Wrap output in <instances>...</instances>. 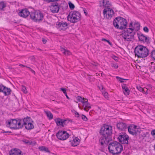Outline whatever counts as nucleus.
I'll return each instance as SVG.
<instances>
[{
	"instance_id": "obj_18",
	"label": "nucleus",
	"mask_w": 155,
	"mask_h": 155,
	"mask_svg": "<svg viewBox=\"0 0 155 155\" xmlns=\"http://www.w3.org/2000/svg\"><path fill=\"white\" fill-rule=\"evenodd\" d=\"M9 155H23L22 151L19 149L14 148L9 151Z\"/></svg>"
},
{
	"instance_id": "obj_47",
	"label": "nucleus",
	"mask_w": 155,
	"mask_h": 155,
	"mask_svg": "<svg viewBox=\"0 0 155 155\" xmlns=\"http://www.w3.org/2000/svg\"><path fill=\"white\" fill-rule=\"evenodd\" d=\"M44 151H45L47 152H50V151L49 150L48 148L47 147H46L45 146H44Z\"/></svg>"
},
{
	"instance_id": "obj_30",
	"label": "nucleus",
	"mask_w": 155,
	"mask_h": 155,
	"mask_svg": "<svg viewBox=\"0 0 155 155\" xmlns=\"http://www.w3.org/2000/svg\"><path fill=\"white\" fill-rule=\"evenodd\" d=\"M45 113L47 117L49 119L51 120L53 118V115L50 111H45Z\"/></svg>"
},
{
	"instance_id": "obj_33",
	"label": "nucleus",
	"mask_w": 155,
	"mask_h": 155,
	"mask_svg": "<svg viewBox=\"0 0 155 155\" xmlns=\"http://www.w3.org/2000/svg\"><path fill=\"white\" fill-rule=\"evenodd\" d=\"M60 5L61 6L62 8L64 9H66L68 7L67 3L65 2H63Z\"/></svg>"
},
{
	"instance_id": "obj_49",
	"label": "nucleus",
	"mask_w": 155,
	"mask_h": 155,
	"mask_svg": "<svg viewBox=\"0 0 155 155\" xmlns=\"http://www.w3.org/2000/svg\"><path fill=\"white\" fill-rule=\"evenodd\" d=\"M42 41L44 44H45L47 41L44 38H42Z\"/></svg>"
},
{
	"instance_id": "obj_48",
	"label": "nucleus",
	"mask_w": 155,
	"mask_h": 155,
	"mask_svg": "<svg viewBox=\"0 0 155 155\" xmlns=\"http://www.w3.org/2000/svg\"><path fill=\"white\" fill-rule=\"evenodd\" d=\"M143 30L144 31L146 32H148L149 29L147 27H145L143 28Z\"/></svg>"
},
{
	"instance_id": "obj_16",
	"label": "nucleus",
	"mask_w": 155,
	"mask_h": 155,
	"mask_svg": "<svg viewBox=\"0 0 155 155\" xmlns=\"http://www.w3.org/2000/svg\"><path fill=\"white\" fill-rule=\"evenodd\" d=\"M18 15L21 17L26 18L31 13L27 8L21 9L18 13Z\"/></svg>"
},
{
	"instance_id": "obj_31",
	"label": "nucleus",
	"mask_w": 155,
	"mask_h": 155,
	"mask_svg": "<svg viewBox=\"0 0 155 155\" xmlns=\"http://www.w3.org/2000/svg\"><path fill=\"white\" fill-rule=\"evenodd\" d=\"M25 127L27 130H31L34 128V126L32 122H31L28 124V125H25Z\"/></svg>"
},
{
	"instance_id": "obj_39",
	"label": "nucleus",
	"mask_w": 155,
	"mask_h": 155,
	"mask_svg": "<svg viewBox=\"0 0 155 155\" xmlns=\"http://www.w3.org/2000/svg\"><path fill=\"white\" fill-rule=\"evenodd\" d=\"M116 78L118 81L121 83L124 82V80H125V79L120 78L118 76H117Z\"/></svg>"
},
{
	"instance_id": "obj_8",
	"label": "nucleus",
	"mask_w": 155,
	"mask_h": 155,
	"mask_svg": "<svg viewBox=\"0 0 155 155\" xmlns=\"http://www.w3.org/2000/svg\"><path fill=\"white\" fill-rule=\"evenodd\" d=\"M104 16L105 18L107 19H110L114 15V11L110 7H107L104 10Z\"/></svg>"
},
{
	"instance_id": "obj_38",
	"label": "nucleus",
	"mask_w": 155,
	"mask_h": 155,
	"mask_svg": "<svg viewBox=\"0 0 155 155\" xmlns=\"http://www.w3.org/2000/svg\"><path fill=\"white\" fill-rule=\"evenodd\" d=\"M21 91L25 94L27 93L26 87L25 86H22L21 87Z\"/></svg>"
},
{
	"instance_id": "obj_32",
	"label": "nucleus",
	"mask_w": 155,
	"mask_h": 155,
	"mask_svg": "<svg viewBox=\"0 0 155 155\" xmlns=\"http://www.w3.org/2000/svg\"><path fill=\"white\" fill-rule=\"evenodd\" d=\"M86 98H84L83 97H82L80 96H78L77 97H76L77 100L79 102H81L82 103L85 100V99Z\"/></svg>"
},
{
	"instance_id": "obj_22",
	"label": "nucleus",
	"mask_w": 155,
	"mask_h": 155,
	"mask_svg": "<svg viewBox=\"0 0 155 155\" xmlns=\"http://www.w3.org/2000/svg\"><path fill=\"white\" fill-rule=\"evenodd\" d=\"M138 37L140 41H142L143 42H149V39L146 36H144L143 34L140 35Z\"/></svg>"
},
{
	"instance_id": "obj_40",
	"label": "nucleus",
	"mask_w": 155,
	"mask_h": 155,
	"mask_svg": "<svg viewBox=\"0 0 155 155\" xmlns=\"http://www.w3.org/2000/svg\"><path fill=\"white\" fill-rule=\"evenodd\" d=\"M81 117L82 119L84 121H86L88 120V119H87V117L85 116L84 115H81Z\"/></svg>"
},
{
	"instance_id": "obj_10",
	"label": "nucleus",
	"mask_w": 155,
	"mask_h": 155,
	"mask_svg": "<svg viewBox=\"0 0 155 155\" xmlns=\"http://www.w3.org/2000/svg\"><path fill=\"white\" fill-rule=\"evenodd\" d=\"M69 135L66 131H59L56 134L57 137L61 140H65L69 137Z\"/></svg>"
},
{
	"instance_id": "obj_37",
	"label": "nucleus",
	"mask_w": 155,
	"mask_h": 155,
	"mask_svg": "<svg viewBox=\"0 0 155 155\" xmlns=\"http://www.w3.org/2000/svg\"><path fill=\"white\" fill-rule=\"evenodd\" d=\"M150 56L151 58L155 60V50H153L151 52Z\"/></svg>"
},
{
	"instance_id": "obj_28",
	"label": "nucleus",
	"mask_w": 155,
	"mask_h": 155,
	"mask_svg": "<svg viewBox=\"0 0 155 155\" xmlns=\"http://www.w3.org/2000/svg\"><path fill=\"white\" fill-rule=\"evenodd\" d=\"M61 51L65 55H69L71 54V52L65 49L61 48Z\"/></svg>"
},
{
	"instance_id": "obj_52",
	"label": "nucleus",
	"mask_w": 155,
	"mask_h": 155,
	"mask_svg": "<svg viewBox=\"0 0 155 155\" xmlns=\"http://www.w3.org/2000/svg\"><path fill=\"white\" fill-rule=\"evenodd\" d=\"M3 133H11V132H9V131H5L4 130H3Z\"/></svg>"
},
{
	"instance_id": "obj_9",
	"label": "nucleus",
	"mask_w": 155,
	"mask_h": 155,
	"mask_svg": "<svg viewBox=\"0 0 155 155\" xmlns=\"http://www.w3.org/2000/svg\"><path fill=\"white\" fill-rule=\"evenodd\" d=\"M128 130L130 134L133 135H136L140 130V129L138 126H137L134 124H131L127 127Z\"/></svg>"
},
{
	"instance_id": "obj_45",
	"label": "nucleus",
	"mask_w": 155,
	"mask_h": 155,
	"mask_svg": "<svg viewBox=\"0 0 155 155\" xmlns=\"http://www.w3.org/2000/svg\"><path fill=\"white\" fill-rule=\"evenodd\" d=\"M44 146H41L39 147L38 149L41 151H44Z\"/></svg>"
},
{
	"instance_id": "obj_24",
	"label": "nucleus",
	"mask_w": 155,
	"mask_h": 155,
	"mask_svg": "<svg viewBox=\"0 0 155 155\" xmlns=\"http://www.w3.org/2000/svg\"><path fill=\"white\" fill-rule=\"evenodd\" d=\"M123 91L124 94L126 95H128L130 93V90L125 84L122 85Z\"/></svg>"
},
{
	"instance_id": "obj_41",
	"label": "nucleus",
	"mask_w": 155,
	"mask_h": 155,
	"mask_svg": "<svg viewBox=\"0 0 155 155\" xmlns=\"http://www.w3.org/2000/svg\"><path fill=\"white\" fill-rule=\"evenodd\" d=\"M102 41H104L107 42L110 45H112V43L110 42L109 41L107 40L105 38H102L101 39Z\"/></svg>"
},
{
	"instance_id": "obj_25",
	"label": "nucleus",
	"mask_w": 155,
	"mask_h": 155,
	"mask_svg": "<svg viewBox=\"0 0 155 155\" xmlns=\"http://www.w3.org/2000/svg\"><path fill=\"white\" fill-rule=\"evenodd\" d=\"M23 121V125H25H25H28V124L32 122V121L30 117H28L25 118L23 120H22Z\"/></svg>"
},
{
	"instance_id": "obj_5",
	"label": "nucleus",
	"mask_w": 155,
	"mask_h": 155,
	"mask_svg": "<svg viewBox=\"0 0 155 155\" xmlns=\"http://www.w3.org/2000/svg\"><path fill=\"white\" fill-rule=\"evenodd\" d=\"M81 15L77 11H73L70 12L67 17L68 20L70 22L75 23L80 20Z\"/></svg>"
},
{
	"instance_id": "obj_34",
	"label": "nucleus",
	"mask_w": 155,
	"mask_h": 155,
	"mask_svg": "<svg viewBox=\"0 0 155 155\" xmlns=\"http://www.w3.org/2000/svg\"><path fill=\"white\" fill-rule=\"evenodd\" d=\"M68 5L70 9L71 10H73L75 8L74 5L71 2H68Z\"/></svg>"
},
{
	"instance_id": "obj_13",
	"label": "nucleus",
	"mask_w": 155,
	"mask_h": 155,
	"mask_svg": "<svg viewBox=\"0 0 155 155\" xmlns=\"http://www.w3.org/2000/svg\"><path fill=\"white\" fill-rule=\"evenodd\" d=\"M118 143L117 142H114L109 144L108 146V149L110 152L113 154H115L116 148L117 146Z\"/></svg>"
},
{
	"instance_id": "obj_42",
	"label": "nucleus",
	"mask_w": 155,
	"mask_h": 155,
	"mask_svg": "<svg viewBox=\"0 0 155 155\" xmlns=\"http://www.w3.org/2000/svg\"><path fill=\"white\" fill-rule=\"evenodd\" d=\"M111 66L112 67L114 68L115 69H117L118 67V65L116 64L112 63Z\"/></svg>"
},
{
	"instance_id": "obj_50",
	"label": "nucleus",
	"mask_w": 155,
	"mask_h": 155,
	"mask_svg": "<svg viewBox=\"0 0 155 155\" xmlns=\"http://www.w3.org/2000/svg\"><path fill=\"white\" fill-rule=\"evenodd\" d=\"M27 68H28L30 70V71H31V72L34 73V74H35V71H34L32 69H31V68H30V67H26Z\"/></svg>"
},
{
	"instance_id": "obj_29",
	"label": "nucleus",
	"mask_w": 155,
	"mask_h": 155,
	"mask_svg": "<svg viewBox=\"0 0 155 155\" xmlns=\"http://www.w3.org/2000/svg\"><path fill=\"white\" fill-rule=\"evenodd\" d=\"M102 3L103 6L105 7L106 8H107V7H110L108 0H103Z\"/></svg>"
},
{
	"instance_id": "obj_17",
	"label": "nucleus",
	"mask_w": 155,
	"mask_h": 155,
	"mask_svg": "<svg viewBox=\"0 0 155 155\" xmlns=\"http://www.w3.org/2000/svg\"><path fill=\"white\" fill-rule=\"evenodd\" d=\"M3 92L4 95L7 96L10 94L11 90L3 85H0V92Z\"/></svg>"
},
{
	"instance_id": "obj_54",
	"label": "nucleus",
	"mask_w": 155,
	"mask_h": 155,
	"mask_svg": "<svg viewBox=\"0 0 155 155\" xmlns=\"http://www.w3.org/2000/svg\"><path fill=\"white\" fill-rule=\"evenodd\" d=\"M20 66H23V67H24V66H25L24 65H22V64H20Z\"/></svg>"
},
{
	"instance_id": "obj_53",
	"label": "nucleus",
	"mask_w": 155,
	"mask_h": 155,
	"mask_svg": "<svg viewBox=\"0 0 155 155\" xmlns=\"http://www.w3.org/2000/svg\"><path fill=\"white\" fill-rule=\"evenodd\" d=\"M65 95L66 96V97L67 98V99H69V97L67 95V93L66 94H65Z\"/></svg>"
},
{
	"instance_id": "obj_51",
	"label": "nucleus",
	"mask_w": 155,
	"mask_h": 155,
	"mask_svg": "<svg viewBox=\"0 0 155 155\" xmlns=\"http://www.w3.org/2000/svg\"><path fill=\"white\" fill-rule=\"evenodd\" d=\"M75 114L77 115V117H79V113L77 112H76L75 113Z\"/></svg>"
},
{
	"instance_id": "obj_44",
	"label": "nucleus",
	"mask_w": 155,
	"mask_h": 155,
	"mask_svg": "<svg viewBox=\"0 0 155 155\" xmlns=\"http://www.w3.org/2000/svg\"><path fill=\"white\" fill-rule=\"evenodd\" d=\"M23 142L26 144H30L31 142L28 140H23Z\"/></svg>"
},
{
	"instance_id": "obj_12",
	"label": "nucleus",
	"mask_w": 155,
	"mask_h": 155,
	"mask_svg": "<svg viewBox=\"0 0 155 155\" xmlns=\"http://www.w3.org/2000/svg\"><path fill=\"white\" fill-rule=\"evenodd\" d=\"M50 11L52 13H57L59 11V5L57 2L54 3L50 6Z\"/></svg>"
},
{
	"instance_id": "obj_27",
	"label": "nucleus",
	"mask_w": 155,
	"mask_h": 155,
	"mask_svg": "<svg viewBox=\"0 0 155 155\" xmlns=\"http://www.w3.org/2000/svg\"><path fill=\"white\" fill-rule=\"evenodd\" d=\"M137 88L139 91H140L142 92L143 94H147V89L146 88H143L140 86H137Z\"/></svg>"
},
{
	"instance_id": "obj_20",
	"label": "nucleus",
	"mask_w": 155,
	"mask_h": 155,
	"mask_svg": "<svg viewBox=\"0 0 155 155\" xmlns=\"http://www.w3.org/2000/svg\"><path fill=\"white\" fill-rule=\"evenodd\" d=\"M82 104V107L84 110L86 111L87 112L91 108V105L88 103L87 99H86L84 101Z\"/></svg>"
},
{
	"instance_id": "obj_6",
	"label": "nucleus",
	"mask_w": 155,
	"mask_h": 155,
	"mask_svg": "<svg viewBox=\"0 0 155 155\" xmlns=\"http://www.w3.org/2000/svg\"><path fill=\"white\" fill-rule=\"evenodd\" d=\"M134 34L130 28H128L123 31L121 36L123 40L125 41H131L134 38Z\"/></svg>"
},
{
	"instance_id": "obj_2",
	"label": "nucleus",
	"mask_w": 155,
	"mask_h": 155,
	"mask_svg": "<svg viewBox=\"0 0 155 155\" xmlns=\"http://www.w3.org/2000/svg\"><path fill=\"white\" fill-rule=\"evenodd\" d=\"M6 127L11 129H17L21 128L23 127L22 119H11L6 122Z\"/></svg>"
},
{
	"instance_id": "obj_19",
	"label": "nucleus",
	"mask_w": 155,
	"mask_h": 155,
	"mask_svg": "<svg viewBox=\"0 0 155 155\" xmlns=\"http://www.w3.org/2000/svg\"><path fill=\"white\" fill-rule=\"evenodd\" d=\"M128 126L126 123H119L117 124V127L120 131H124L127 129Z\"/></svg>"
},
{
	"instance_id": "obj_36",
	"label": "nucleus",
	"mask_w": 155,
	"mask_h": 155,
	"mask_svg": "<svg viewBox=\"0 0 155 155\" xmlns=\"http://www.w3.org/2000/svg\"><path fill=\"white\" fill-rule=\"evenodd\" d=\"M102 92L103 95L106 98H108V94L107 92L105 91H103Z\"/></svg>"
},
{
	"instance_id": "obj_4",
	"label": "nucleus",
	"mask_w": 155,
	"mask_h": 155,
	"mask_svg": "<svg viewBox=\"0 0 155 155\" xmlns=\"http://www.w3.org/2000/svg\"><path fill=\"white\" fill-rule=\"evenodd\" d=\"M114 27L117 29H122L126 28L127 25V21L125 18L118 17L113 21Z\"/></svg>"
},
{
	"instance_id": "obj_43",
	"label": "nucleus",
	"mask_w": 155,
	"mask_h": 155,
	"mask_svg": "<svg viewBox=\"0 0 155 155\" xmlns=\"http://www.w3.org/2000/svg\"><path fill=\"white\" fill-rule=\"evenodd\" d=\"M151 134L155 139V130H153L151 132Z\"/></svg>"
},
{
	"instance_id": "obj_14",
	"label": "nucleus",
	"mask_w": 155,
	"mask_h": 155,
	"mask_svg": "<svg viewBox=\"0 0 155 155\" xmlns=\"http://www.w3.org/2000/svg\"><path fill=\"white\" fill-rule=\"evenodd\" d=\"M68 26L66 22L61 21L57 22L56 27L59 30H65L68 28Z\"/></svg>"
},
{
	"instance_id": "obj_46",
	"label": "nucleus",
	"mask_w": 155,
	"mask_h": 155,
	"mask_svg": "<svg viewBox=\"0 0 155 155\" xmlns=\"http://www.w3.org/2000/svg\"><path fill=\"white\" fill-rule=\"evenodd\" d=\"M61 90L63 92L64 94L67 93L66 89L65 88H61Z\"/></svg>"
},
{
	"instance_id": "obj_3",
	"label": "nucleus",
	"mask_w": 155,
	"mask_h": 155,
	"mask_svg": "<svg viewBox=\"0 0 155 155\" xmlns=\"http://www.w3.org/2000/svg\"><path fill=\"white\" fill-rule=\"evenodd\" d=\"M134 53L135 56L138 58H144L148 56L149 51L145 47L140 45L135 48Z\"/></svg>"
},
{
	"instance_id": "obj_15",
	"label": "nucleus",
	"mask_w": 155,
	"mask_h": 155,
	"mask_svg": "<svg viewBox=\"0 0 155 155\" xmlns=\"http://www.w3.org/2000/svg\"><path fill=\"white\" fill-rule=\"evenodd\" d=\"M129 27L128 28H130L131 31L135 34L136 31L140 29V25L138 23H134L133 25V23L131 22L130 23Z\"/></svg>"
},
{
	"instance_id": "obj_26",
	"label": "nucleus",
	"mask_w": 155,
	"mask_h": 155,
	"mask_svg": "<svg viewBox=\"0 0 155 155\" xmlns=\"http://www.w3.org/2000/svg\"><path fill=\"white\" fill-rule=\"evenodd\" d=\"M117 146L116 148L115 154H117L120 153L123 150V147L121 144L118 143H117Z\"/></svg>"
},
{
	"instance_id": "obj_21",
	"label": "nucleus",
	"mask_w": 155,
	"mask_h": 155,
	"mask_svg": "<svg viewBox=\"0 0 155 155\" xmlns=\"http://www.w3.org/2000/svg\"><path fill=\"white\" fill-rule=\"evenodd\" d=\"M80 140L76 137H74L73 138V140L70 141L71 143L72 146L75 147L79 145Z\"/></svg>"
},
{
	"instance_id": "obj_55",
	"label": "nucleus",
	"mask_w": 155,
	"mask_h": 155,
	"mask_svg": "<svg viewBox=\"0 0 155 155\" xmlns=\"http://www.w3.org/2000/svg\"><path fill=\"white\" fill-rule=\"evenodd\" d=\"M84 13H85L86 14V12H85V10H84Z\"/></svg>"
},
{
	"instance_id": "obj_11",
	"label": "nucleus",
	"mask_w": 155,
	"mask_h": 155,
	"mask_svg": "<svg viewBox=\"0 0 155 155\" xmlns=\"http://www.w3.org/2000/svg\"><path fill=\"white\" fill-rule=\"evenodd\" d=\"M128 136L125 133H122L118 137V139L119 141L123 144L128 143Z\"/></svg>"
},
{
	"instance_id": "obj_1",
	"label": "nucleus",
	"mask_w": 155,
	"mask_h": 155,
	"mask_svg": "<svg viewBox=\"0 0 155 155\" xmlns=\"http://www.w3.org/2000/svg\"><path fill=\"white\" fill-rule=\"evenodd\" d=\"M100 133L102 135L100 138L101 145L107 143L109 141L108 137L112 133V127L107 125H104L100 130Z\"/></svg>"
},
{
	"instance_id": "obj_23",
	"label": "nucleus",
	"mask_w": 155,
	"mask_h": 155,
	"mask_svg": "<svg viewBox=\"0 0 155 155\" xmlns=\"http://www.w3.org/2000/svg\"><path fill=\"white\" fill-rule=\"evenodd\" d=\"M55 120L57 125H61L62 126H64L67 121L66 120H63L59 118Z\"/></svg>"
},
{
	"instance_id": "obj_35",
	"label": "nucleus",
	"mask_w": 155,
	"mask_h": 155,
	"mask_svg": "<svg viewBox=\"0 0 155 155\" xmlns=\"http://www.w3.org/2000/svg\"><path fill=\"white\" fill-rule=\"evenodd\" d=\"M6 6L5 4L3 2H0V10H2Z\"/></svg>"
},
{
	"instance_id": "obj_7",
	"label": "nucleus",
	"mask_w": 155,
	"mask_h": 155,
	"mask_svg": "<svg viewBox=\"0 0 155 155\" xmlns=\"http://www.w3.org/2000/svg\"><path fill=\"white\" fill-rule=\"evenodd\" d=\"M31 18L35 22H40L43 20L44 16L40 11L32 12L30 14Z\"/></svg>"
}]
</instances>
